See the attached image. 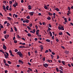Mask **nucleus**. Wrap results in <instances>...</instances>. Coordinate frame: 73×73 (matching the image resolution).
<instances>
[{
    "label": "nucleus",
    "instance_id": "nucleus-8",
    "mask_svg": "<svg viewBox=\"0 0 73 73\" xmlns=\"http://www.w3.org/2000/svg\"><path fill=\"white\" fill-rule=\"evenodd\" d=\"M43 66L45 68H47V66H48V64L46 63L43 64Z\"/></svg>",
    "mask_w": 73,
    "mask_h": 73
},
{
    "label": "nucleus",
    "instance_id": "nucleus-28",
    "mask_svg": "<svg viewBox=\"0 0 73 73\" xmlns=\"http://www.w3.org/2000/svg\"><path fill=\"white\" fill-rule=\"evenodd\" d=\"M4 56H5V57L6 58H7V56H8L7 55L5 54H4Z\"/></svg>",
    "mask_w": 73,
    "mask_h": 73
},
{
    "label": "nucleus",
    "instance_id": "nucleus-10",
    "mask_svg": "<svg viewBox=\"0 0 73 73\" xmlns=\"http://www.w3.org/2000/svg\"><path fill=\"white\" fill-rule=\"evenodd\" d=\"M3 10H4V11H5V12H7V10H5V6H3Z\"/></svg>",
    "mask_w": 73,
    "mask_h": 73
},
{
    "label": "nucleus",
    "instance_id": "nucleus-40",
    "mask_svg": "<svg viewBox=\"0 0 73 73\" xmlns=\"http://www.w3.org/2000/svg\"><path fill=\"white\" fill-rule=\"evenodd\" d=\"M15 4L17 6L18 5V3H17V2H16L15 3Z\"/></svg>",
    "mask_w": 73,
    "mask_h": 73
},
{
    "label": "nucleus",
    "instance_id": "nucleus-36",
    "mask_svg": "<svg viewBox=\"0 0 73 73\" xmlns=\"http://www.w3.org/2000/svg\"><path fill=\"white\" fill-rule=\"evenodd\" d=\"M66 33L67 35H68V36H70V34L69 33H68V32H67Z\"/></svg>",
    "mask_w": 73,
    "mask_h": 73
},
{
    "label": "nucleus",
    "instance_id": "nucleus-14",
    "mask_svg": "<svg viewBox=\"0 0 73 73\" xmlns=\"http://www.w3.org/2000/svg\"><path fill=\"white\" fill-rule=\"evenodd\" d=\"M64 20H65L64 22H65V23H68V20H66V18H65L64 19Z\"/></svg>",
    "mask_w": 73,
    "mask_h": 73
},
{
    "label": "nucleus",
    "instance_id": "nucleus-62",
    "mask_svg": "<svg viewBox=\"0 0 73 73\" xmlns=\"http://www.w3.org/2000/svg\"><path fill=\"white\" fill-rule=\"evenodd\" d=\"M29 27H32V23H31L29 25Z\"/></svg>",
    "mask_w": 73,
    "mask_h": 73
},
{
    "label": "nucleus",
    "instance_id": "nucleus-23",
    "mask_svg": "<svg viewBox=\"0 0 73 73\" xmlns=\"http://www.w3.org/2000/svg\"><path fill=\"white\" fill-rule=\"evenodd\" d=\"M49 33L50 34V36H52V33L50 31H49Z\"/></svg>",
    "mask_w": 73,
    "mask_h": 73
},
{
    "label": "nucleus",
    "instance_id": "nucleus-27",
    "mask_svg": "<svg viewBox=\"0 0 73 73\" xmlns=\"http://www.w3.org/2000/svg\"><path fill=\"white\" fill-rule=\"evenodd\" d=\"M14 29H15V32H17V29L16 28V27H14Z\"/></svg>",
    "mask_w": 73,
    "mask_h": 73
},
{
    "label": "nucleus",
    "instance_id": "nucleus-44",
    "mask_svg": "<svg viewBox=\"0 0 73 73\" xmlns=\"http://www.w3.org/2000/svg\"><path fill=\"white\" fill-rule=\"evenodd\" d=\"M50 56H51L52 58H53V57H54V56H53L52 54H51Z\"/></svg>",
    "mask_w": 73,
    "mask_h": 73
},
{
    "label": "nucleus",
    "instance_id": "nucleus-1",
    "mask_svg": "<svg viewBox=\"0 0 73 73\" xmlns=\"http://www.w3.org/2000/svg\"><path fill=\"white\" fill-rule=\"evenodd\" d=\"M17 53L19 56H20V57H21V58H23V55L21 52L19 51L17 52Z\"/></svg>",
    "mask_w": 73,
    "mask_h": 73
},
{
    "label": "nucleus",
    "instance_id": "nucleus-51",
    "mask_svg": "<svg viewBox=\"0 0 73 73\" xmlns=\"http://www.w3.org/2000/svg\"><path fill=\"white\" fill-rule=\"evenodd\" d=\"M25 32H26V33H28V31H27V30H25Z\"/></svg>",
    "mask_w": 73,
    "mask_h": 73
},
{
    "label": "nucleus",
    "instance_id": "nucleus-9",
    "mask_svg": "<svg viewBox=\"0 0 73 73\" xmlns=\"http://www.w3.org/2000/svg\"><path fill=\"white\" fill-rule=\"evenodd\" d=\"M34 14V12H31L29 14L30 16H33V14Z\"/></svg>",
    "mask_w": 73,
    "mask_h": 73
},
{
    "label": "nucleus",
    "instance_id": "nucleus-39",
    "mask_svg": "<svg viewBox=\"0 0 73 73\" xmlns=\"http://www.w3.org/2000/svg\"><path fill=\"white\" fill-rule=\"evenodd\" d=\"M49 51H48V50H46L45 51V53H48V52Z\"/></svg>",
    "mask_w": 73,
    "mask_h": 73
},
{
    "label": "nucleus",
    "instance_id": "nucleus-22",
    "mask_svg": "<svg viewBox=\"0 0 73 73\" xmlns=\"http://www.w3.org/2000/svg\"><path fill=\"white\" fill-rule=\"evenodd\" d=\"M69 53V52L67 50H66L65 51V53L66 54H68V53Z\"/></svg>",
    "mask_w": 73,
    "mask_h": 73
},
{
    "label": "nucleus",
    "instance_id": "nucleus-49",
    "mask_svg": "<svg viewBox=\"0 0 73 73\" xmlns=\"http://www.w3.org/2000/svg\"><path fill=\"white\" fill-rule=\"evenodd\" d=\"M27 28L28 29H30V30L31 29L29 27V26H27Z\"/></svg>",
    "mask_w": 73,
    "mask_h": 73
},
{
    "label": "nucleus",
    "instance_id": "nucleus-16",
    "mask_svg": "<svg viewBox=\"0 0 73 73\" xmlns=\"http://www.w3.org/2000/svg\"><path fill=\"white\" fill-rule=\"evenodd\" d=\"M46 41L47 42H50V40L48 39H46Z\"/></svg>",
    "mask_w": 73,
    "mask_h": 73
},
{
    "label": "nucleus",
    "instance_id": "nucleus-4",
    "mask_svg": "<svg viewBox=\"0 0 73 73\" xmlns=\"http://www.w3.org/2000/svg\"><path fill=\"white\" fill-rule=\"evenodd\" d=\"M60 26L58 27V29L59 30H62L64 31V27L63 26H61V25H59Z\"/></svg>",
    "mask_w": 73,
    "mask_h": 73
},
{
    "label": "nucleus",
    "instance_id": "nucleus-48",
    "mask_svg": "<svg viewBox=\"0 0 73 73\" xmlns=\"http://www.w3.org/2000/svg\"><path fill=\"white\" fill-rule=\"evenodd\" d=\"M48 30L49 31H51V30H52V29H51L49 28V27H48Z\"/></svg>",
    "mask_w": 73,
    "mask_h": 73
},
{
    "label": "nucleus",
    "instance_id": "nucleus-21",
    "mask_svg": "<svg viewBox=\"0 0 73 73\" xmlns=\"http://www.w3.org/2000/svg\"><path fill=\"white\" fill-rule=\"evenodd\" d=\"M5 66H8V67H9V64L6 63L5 64Z\"/></svg>",
    "mask_w": 73,
    "mask_h": 73
},
{
    "label": "nucleus",
    "instance_id": "nucleus-15",
    "mask_svg": "<svg viewBox=\"0 0 73 73\" xmlns=\"http://www.w3.org/2000/svg\"><path fill=\"white\" fill-rule=\"evenodd\" d=\"M6 9H7V11H8V10H9V6H7L6 7Z\"/></svg>",
    "mask_w": 73,
    "mask_h": 73
},
{
    "label": "nucleus",
    "instance_id": "nucleus-63",
    "mask_svg": "<svg viewBox=\"0 0 73 73\" xmlns=\"http://www.w3.org/2000/svg\"><path fill=\"white\" fill-rule=\"evenodd\" d=\"M48 50L50 52H52V50H50V49H48Z\"/></svg>",
    "mask_w": 73,
    "mask_h": 73
},
{
    "label": "nucleus",
    "instance_id": "nucleus-12",
    "mask_svg": "<svg viewBox=\"0 0 73 73\" xmlns=\"http://www.w3.org/2000/svg\"><path fill=\"white\" fill-rule=\"evenodd\" d=\"M28 7V9H29V10H30V9H32V7H31V5H29Z\"/></svg>",
    "mask_w": 73,
    "mask_h": 73
},
{
    "label": "nucleus",
    "instance_id": "nucleus-13",
    "mask_svg": "<svg viewBox=\"0 0 73 73\" xmlns=\"http://www.w3.org/2000/svg\"><path fill=\"white\" fill-rule=\"evenodd\" d=\"M20 48H25V46H21L19 47Z\"/></svg>",
    "mask_w": 73,
    "mask_h": 73
},
{
    "label": "nucleus",
    "instance_id": "nucleus-35",
    "mask_svg": "<svg viewBox=\"0 0 73 73\" xmlns=\"http://www.w3.org/2000/svg\"><path fill=\"white\" fill-rule=\"evenodd\" d=\"M59 35H62V32H60L59 33Z\"/></svg>",
    "mask_w": 73,
    "mask_h": 73
},
{
    "label": "nucleus",
    "instance_id": "nucleus-38",
    "mask_svg": "<svg viewBox=\"0 0 73 73\" xmlns=\"http://www.w3.org/2000/svg\"><path fill=\"white\" fill-rule=\"evenodd\" d=\"M62 64H63V65H65V62H64V61H62Z\"/></svg>",
    "mask_w": 73,
    "mask_h": 73
},
{
    "label": "nucleus",
    "instance_id": "nucleus-5",
    "mask_svg": "<svg viewBox=\"0 0 73 73\" xmlns=\"http://www.w3.org/2000/svg\"><path fill=\"white\" fill-rule=\"evenodd\" d=\"M18 62H19V63H21L22 64H24V62H23V61L20 59L19 60Z\"/></svg>",
    "mask_w": 73,
    "mask_h": 73
},
{
    "label": "nucleus",
    "instance_id": "nucleus-2",
    "mask_svg": "<svg viewBox=\"0 0 73 73\" xmlns=\"http://www.w3.org/2000/svg\"><path fill=\"white\" fill-rule=\"evenodd\" d=\"M17 53L19 56H20V57H21V58H23V55L21 52L19 51L17 52Z\"/></svg>",
    "mask_w": 73,
    "mask_h": 73
},
{
    "label": "nucleus",
    "instance_id": "nucleus-60",
    "mask_svg": "<svg viewBox=\"0 0 73 73\" xmlns=\"http://www.w3.org/2000/svg\"><path fill=\"white\" fill-rule=\"evenodd\" d=\"M68 66H69V67H71V65H70V64H68Z\"/></svg>",
    "mask_w": 73,
    "mask_h": 73
},
{
    "label": "nucleus",
    "instance_id": "nucleus-18",
    "mask_svg": "<svg viewBox=\"0 0 73 73\" xmlns=\"http://www.w3.org/2000/svg\"><path fill=\"white\" fill-rule=\"evenodd\" d=\"M54 9L55 10H56V11H57V12H58L59 11V9L58 8H56Z\"/></svg>",
    "mask_w": 73,
    "mask_h": 73
},
{
    "label": "nucleus",
    "instance_id": "nucleus-31",
    "mask_svg": "<svg viewBox=\"0 0 73 73\" xmlns=\"http://www.w3.org/2000/svg\"><path fill=\"white\" fill-rule=\"evenodd\" d=\"M14 51L15 52H18V50H17V49H15L14 50Z\"/></svg>",
    "mask_w": 73,
    "mask_h": 73
},
{
    "label": "nucleus",
    "instance_id": "nucleus-11",
    "mask_svg": "<svg viewBox=\"0 0 73 73\" xmlns=\"http://www.w3.org/2000/svg\"><path fill=\"white\" fill-rule=\"evenodd\" d=\"M3 48L4 49H5V50H6L7 49V47H6V46H5V45L4 44L3 45Z\"/></svg>",
    "mask_w": 73,
    "mask_h": 73
},
{
    "label": "nucleus",
    "instance_id": "nucleus-50",
    "mask_svg": "<svg viewBox=\"0 0 73 73\" xmlns=\"http://www.w3.org/2000/svg\"><path fill=\"white\" fill-rule=\"evenodd\" d=\"M42 60L43 61H45V57H44Z\"/></svg>",
    "mask_w": 73,
    "mask_h": 73
},
{
    "label": "nucleus",
    "instance_id": "nucleus-42",
    "mask_svg": "<svg viewBox=\"0 0 73 73\" xmlns=\"http://www.w3.org/2000/svg\"><path fill=\"white\" fill-rule=\"evenodd\" d=\"M38 40H42V38L41 37H38Z\"/></svg>",
    "mask_w": 73,
    "mask_h": 73
},
{
    "label": "nucleus",
    "instance_id": "nucleus-47",
    "mask_svg": "<svg viewBox=\"0 0 73 73\" xmlns=\"http://www.w3.org/2000/svg\"><path fill=\"white\" fill-rule=\"evenodd\" d=\"M17 36L18 38H21V37L20 36H19V35H17Z\"/></svg>",
    "mask_w": 73,
    "mask_h": 73
},
{
    "label": "nucleus",
    "instance_id": "nucleus-37",
    "mask_svg": "<svg viewBox=\"0 0 73 73\" xmlns=\"http://www.w3.org/2000/svg\"><path fill=\"white\" fill-rule=\"evenodd\" d=\"M3 62H4V64H6V60H5V59H4L3 60Z\"/></svg>",
    "mask_w": 73,
    "mask_h": 73
},
{
    "label": "nucleus",
    "instance_id": "nucleus-41",
    "mask_svg": "<svg viewBox=\"0 0 73 73\" xmlns=\"http://www.w3.org/2000/svg\"><path fill=\"white\" fill-rule=\"evenodd\" d=\"M52 54H53V55H54L55 54V53L54 52H52Z\"/></svg>",
    "mask_w": 73,
    "mask_h": 73
},
{
    "label": "nucleus",
    "instance_id": "nucleus-64",
    "mask_svg": "<svg viewBox=\"0 0 73 73\" xmlns=\"http://www.w3.org/2000/svg\"><path fill=\"white\" fill-rule=\"evenodd\" d=\"M70 24H71V25H72V26H73V23L71 22L70 23Z\"/></svg>",
    "mask_w": 73,
    "mask_h": 73
},
{
    "label": "nucleus",
    "instance_id": "nucleus-45",
    "mask_svg": "<svg viewBox=\"0 0 73 73\" xmlns=\"http://www.w3.org/2000/svg\"><path fill=\"white\" fill-rule=\"evenodd\" d=\"M9 3L10 4H12V1H9Z\"/></svg>",
    "mask_w": 73,
    "mask_h": 73
},
{
    "label": "nucleus",
    "instance_id": "nucleus-58",
    "mask_svg": "<svg viewBox=\"0 0 73 73\" xmlns=\"http://www.w3.org/2000/svg\"><path fill=\"white\" fill-rule=\"evenodd\" d=\"M23 26H26V27H27V25H25V24H24V23H23Z\"/></svg>",
    "mask_w": 73,
    "mask_h": 73
},
{
    "label": "nucleus",
    "instance_id": "nucleus-55",
    "mask_svg": "<svg viewBox=\"0 0 73 73\" xmlns=\"http://www.w3.org/2000/svg\"><path fill=\"white\" fill-rule=\"evenodd\" d=\"M34 40H35V41H37V40H38V39L37 38H35L34 39Z\"/></svg>",
    "mask_w": 73,
    "mask_h": 73
},
{
    "label": "nucleus",
    "instance_id": "nucleus-3",
    "mask_svg": "<svg viewBox=\"0 0 73 73\" xmlns=\"http://www.w3.org/2000/svg\"><path fill=\"white\" fill-rule=\"evenodd\" d=\"M17 53L19 56H20V57H21V58H23V55L21 52L19 51L17 52Z\"/></svg>",
    "mask_w": 73,
    "mask_h": 73
},
{
    "label": "nucleus",
    "instance_id": "nucleus-19",
    "mask_svg": "<svg viewBox=\"0 0 73 73\" xmlns=\"http://www.w3.org/2000/svg\"><path fill=\"white\" fill-rule=\"evenodd\" d=\"M7 19H8L9 20H10V21L12 20V18H11L10 17H7Z\"/></svg>",
    "mask_w": 73,
    "mask_h": 73
},
{
    "label": "nucleus",
    "instance_id": "nucleus-29",
    "mask_svg": "<svg viewBox=\"0 0 73 73\" xmlns=\"http://www.w3.org/2000/svg\"><path fill=\"white\" fill-rule=\"evenodd\" d=\"M26 18L27 19H30V16L29 15L26 17Z\"/></svg>",
    "mask_w": 73,
    "mask_h": 73
},
{
    "label": "nucleus",
    "instance_id": "nucleus-25",
    "mask_svg": "<svg viewBox=\"0 0 73 73\" xmlns=\"http://www.w3.org/2000/svg\"><path fill=\"white\" fill-rule=\"evenodd\" d=\"M25 22L26 23H29V20L28 19H26Z\"/></svg>",
    "mask_w": 73,
    "mask_h": 73
},
{
    "label": "nucleus",
    "instance_id": "nucleus-24",
    "mask_svg": "<svg viewBox=\"0 0 73 73\" xmlns=\"http://www.w3.org/2000/svg\"><path fill=\"white\" fill-rule=\"evenodd\" d=\"M48 14L50 16H52V15H53L52 14L50 13V12L48 13Z\"/></svg>",
    "mask_w": 73,
    "mask_h": 73
},
{
    "label": "nucleus",
    "instance_id": "nucleus-33",
    "mask_svg": "<svg viewBox=\"0 0 73 73\" xmlns=\"http://www.w3.org/2000/svg\"><path fill=\"white\" fill-rule=\"evenodd\" d=\"M44 8L45 9H48V7L46 6H44Z\"/></svg>",
    "mask_w": 73,
    "mask_h": 73
},
{
    "label": "nucleus",
    "instance_id": "nucleus-56",
    "mask_svg": "<svg viewBox=\"0 0 73 73\" xmlns=\"http://www.w3.org/2000/svg\"><path fill=\"white\" fill-rule=\"evenodd\" d=\"M28 69H29V70H30V71H32V70L31 69V68H28Z\"/></svg>",
    "mask_w": 73,
    "mask_h": 73
},
{
    "label": "nucleus",
    "instance_id": "nucleus-57",
    "mask_svg": "<svg viewBox=\"0 0 73 73\" xmlns=\"http://www.w3.org/2000/svg\"><path fill=\"white\" fill-rule=\"evenodd\" d=\"M4 34H6L7 31H4L3 32Z\"/></svg>",
    "mask_w": 73,
    "mask_h": 73
},
{
    "label": "nucleus",
    "instance_id": "nucleus-61",
    "mask_svg": "<svg viewBox=\"0 0 73 73\" xmlns=\"http://www.w3.org/2000/svg\"><path fill=\"white\" fill-rule=\"evenodd\" d=\"M0 27L1 28H4V27H3V25L1 26Z\"/></svg>",
    "mask_w": 73,
    "mask_h": 73
},
{
    "label": "nucleus",
    "instance_id": "nucleus-52",
    "mask_svg": "<svg viewBox=\"0 0 73 73\" xmlns=\"http://www.w3.org/2000/svg\"><path fill=\"white\" fill-rule=\"evenodd\" d=\"M59 71L60 73H63V71H61V70H59Z\"/></svg>",
    "mask_w": 73,
    "mask_h": 73
},
{
    "label": "nucleus",
    "instance_id": "nucleus-46",
    "mask_svg": "<svg viewBox=\"0 0 73 73\" xmlns=\"http://www.w3.org/2000/svg\"><path fill=\"white\" fill-rule=\"evenodd\" d=\"M5 53L6 54L7 56H9V54L7 52H5Z\"/></svg>",
    "mask_w": 73,
    "mask_h": 73
},
{
    "label": "nucleus",
    "instance_id": "nucleus-32",
    "mask_svg": "<svg viewBox=\"0 0 73 73\" xmlns=\"http://www.w3.org/2000/svg\"><path fill=\"white\" fill-rule=\"evenodd\" d=\"M35 27H36V29H38V26L37 25H35Z\"/></svg>",
    "mask_w": 73,
    "mask_h": 73
},
{
    "label": "nucleus",
    "instance_id": "nucleus-34",
    "mask_svg": "<svg viewBox=\"0 0 73 73\" xmlns=\"http://www.w3.org/2000/svg\"><path fill=\"white\" fill-rule=\"evenodd\" d=\"M61 66H60V67H59V68L60 69H61L62 70H63V68H62V67H61Z\"/></svg>",
    "mask_w": 73,
    "mask_h": 73
},
{
    "label": "nucleus",
    "instance_id": "nucleus-30",
    "mask_svg": "<svg viewBox=\"0 0 73 73\" xmlns=\"http://www.w3.org/2000/svg\"><path fill=\"white\" fill-rule=\"evenodd\" d=\"M56 70L57 72H58L59 71V70H58V68H56Z\"/></svg>",
    "mask_w": 73,
    "mask_h": 73
},
{
    "label": "nucleus",
    "instance_id": "nucleus-7",
    "mask_svg": "<svg viewBox=\"0 0 73 73\" xmlns=\"http://www.w3.org/2000/svg\"><path fill=\"white\" fill-rule=\"evenodd\" d=\"M9 37V35H5V39H7L8 37Z\"/></svg>",
    "mask_w": 73,
    "mask_h": 73
},
{
    "label": "nucleus",
    "instance_id": "nucleus-53",
    "mask_svg": "<svg viewBox=\"0 0 73 73\" xmlns=\"http://www.w3.org/2000/svg\"><path fill=\"white\" fill-rule=\"evenodd\" d=\"M14 43H15L16 44V43L17 42V41L16 40H14Z\"/></svg>",
    "mask_w": 73,
    "mask_h": 73
},
{
    "label": "nucleus",
    "instance_id": "nucleus-20",
    "mask_svg": "<svg viewBox=\"0 0 73 73\" xmlns=\"http://www.w3.org/2000/svg\"><path fill=\"white\" fill-rule=\"evenodd\" d=\"M47 20H50V19H51V18L50 17H49L47 18L46 19Z\"/></svg>",
    "mask_w": 73,
    "mask_h": 73
},
{
    "label": "nucleus",
    "instance_id": "nucleus-54",
    "mask_svg": "<svg viewBox=\"0 0 73 73\" xmlns=\"http://www.w3.org/2000/svg\"><path fill=\"white\" fill-rule=\"evenodd\" d=\"M13 5L14 7H16V6H17L16 5H15V4H14Z\"/></svg>",
    "mask_w": 73,
    "mask_h": 73
},
{
    "label": "nucleus",
    "instance_id": "nucleus-59",
    "mask_svg": "<svg viewBox=\"0 0 73 73\" xmlns=\"http://www.w3.org/2000/svg\"><path fill=\"white\" fill-rule=\"evenodd\" d=\"M7 72H8V71H7V70H5V73H7Z\"/></svg>",
    "mask_w": 73,
    "mask_h": 73
},
{
    "label": "nucleus",
    "instance_id": "nucleus-43",
    "mask_svg": "<svg viewBox=\"0 0 73 73\" xmlns=\"http://www.w3.org/2000/svg\"><path fill=\"white\" fill-rule=\"evenodd\" d=\"M9 25H10V24H9V23H8L7 24V27H9Z\"/></svg>",
    "mask_w": 73,
    "mask_h": 73
},
{
    "label": "nucleus",
    "instance_id": "nucleus-17",
    "mask_svg": "<svg viewBox=\"0 0 73 73\" xmlns=\"http://www.w3.org/2000/svg\"><path fill=\"white\" fill-rule=\"evenodd\" d=\"M27 35L29 37H31L32 36V35H31V34L30 33L27 34Z\"/></svg>",
    "mask_w": 73,
    "mask_h": 73
},
{
    "label": "nucleus",
    "instance_id": "nucleus-6",
    "mask_svg": "<svg viewBox=\"0 0 73 73\" xmlns=\"http://www.w3.org/2000/svg\"><path fill=\"white\" fill-rule=\"evenodd\" d=\"M9 52L11 54V56H13V57H14L15 56L14 55L12 54V51H11V50H9Z\"/></svg>",
    "mask_w": 73,
    "mask_h": 73
},
{
    "label": "nucleus",
    "instance_id": "nucleus-26",
    "mask_svg": "<svg viewBox=\"0 0 73 73\" xmlns=\"http://www.w3.org/2000/svg\"><path fill=\"white\" fill-rule=\"evenodd\" d=\"M8 64H9L10 65H11V64H12L11 63V62L9 61H8Z\"/></svg>",
    "mask_w": 73,
    "mask_h": 73
}]
</instances>
